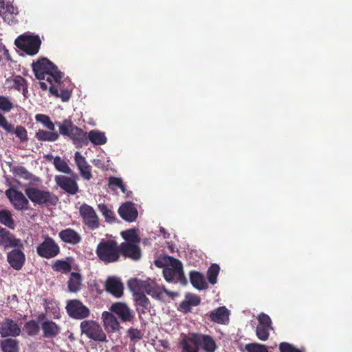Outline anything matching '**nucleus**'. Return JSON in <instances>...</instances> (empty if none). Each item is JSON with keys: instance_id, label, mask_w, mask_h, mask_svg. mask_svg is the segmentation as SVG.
Segmentation results:
<instances>
[{"instance_id": "35", "label": "nucleus", "mask_w": 352, "mask_h": 352, "mask_svg": "<svg viewBox=\"0 0 352 352\" xmlns=\"http://www.w3.org/2000/svg\"><path fill=\"white\" fill-rule=\"evenodd\" d=\"M10 171L15 177H19L26 180L32 179V174L30 173L26 168L22 166H14L10 168Z\"/></svg>"}, {"instance_id": "63", "label": "nucleus", "mask_w": 352, "mask_h": 352, "mask_svg": "<svg viewBox=\"0 0 352 352\" xmlns=\"http://www.w3.org/2000/svg\"><path fill=\"white\" fill-rule=\"evenodd\" d=\"M161 344L162 346H164L166 349L168 348V346H169L168 342L166 340H162Z\"/></svg>"}, {"instance_id": "33", "label": "nucleus", "mask_w": 352, "mask_h": 352, "mask_svg": "<svg viewBox=\"0 0 352 352\" xmlns=\"http://www.w3.org/2000/svg\"><path fill=\"white\" fill-rule=\"evenodd\" d=\"M122 237L124 239V242L139 244L140 238L139 237L136 230L129 229L121 232Z\"/></svg>"}, {"instance_id": "11", "label": "nucleus", "mask_w": 352, "mask_h": 352, "mask_svg": "<svg viewBox=\"0 0 352 352\" xmlns=\"http://www.w3.org/2000/svg\"><path fill=\"white\" fill-rule=\"evenodd\" d=\"M7 198L16 210H26L29 208V201L25 195L14 188H10L5 192Z\"/></svg>"}, {"instance_id": "48", "label": "nucleus", "mask_w": 352, "mask_h": 352, "mask_svg": "<svg viewBox=\"0 0 352 352\" xmlns=\"http://www.w3.org/2000/svg\"><path fill=\"white\" fill-rule=\"evenodd\" d=\"M128 336L131 340L135 341L142 339V333L138 329L130 328L128 330Z\"/></svg>"}, {"instance_id": "55", "label": "nucleus", "mask_w": 352, "mask_h": 352, "mask_svg": "<svg viewBox=\"0 0 352 352\" xmlns=\"http://www.w3.org/2000/svg\"><path fill=\"white\" fill-rule=\"evenodd\" d=\"M6 11L11 14H18L17 8L14 7V6H12L11 4L6 5Z\"/></svg>"}, {"instance_id": "49", "label": "nucleus", "mask_w": 352, "mask_h": 352, "mask_svg": "<svg viewBox=\"0 0 352 352\" xmlns=\"http://www.w3.org/2000/svg\"><path fill=\"white\" fill-rule=\"evenodd\" d=\"M258 325L271 327L272 320L268 315L263 313L258 316Z\"/></svg>"}, {"instance_id": "37", "label": "nucleus", "mask_w": 352, "mask_h": 352, "mask_svg": "<svg viewBox=\"0 0 352 352\" xmlns=\"http://www.w3.org/2000/svg\"><path fill=\"white\" fill-rule=\"evenodd\" d=\"M134 297L137 306L144 307L145 309H150V300L144 293L135 292Z\"/></svg>"}, {"instance_id": "64", "label": "nucleus", "mask_w": 352, "mask_h": 352, "mask_svg": "<svg viewBox=\"0 0 352 352\" xmlns=\"http://www.w3.org/2000/svg\"><path fill=\"white\" fill-rule=\"evenodd\" d=\"M155 265H156L157 267H162V262H161L160 261H159V260H156V261H155Z\"/></svg>"}, {"instance_id": "34", "label": "nucleus", "mask_w": 352, "mask_h": 352, "mask_svg": "<svg viewBox=\"0 0 352 352\" xmlns=\"http://www.w3.org/2000/svg\"><path fill=\"white\" fill-rule=\"evenodd\" d=\"M52 270L55 272H58L67 274L72 270L71 262L64 260H56L52 265Z\"/></svg>"}, {"instance_id": "29", "label": "nucleus", "mask_w": 352, "mask_h": 352, "mask_svg": "<svg viewBox=\"0 0 352 352\" xmlns=\"http://www.w3.org/2000/svg\"><path fill=\"white\" fill-rule=\"evenodd\" d=\"M87 138L88 142L90 141L94 145H103L107 141L104 133L94 129L87 133Z\"/></svg>"}, {"instance_id": "13", "label": "nucleus", "mask_w": 352, "mask_h": 352, "mask_svg": "<svg viewBox=\"0 0 352 352\" xmlns=\"http://www.w3.org/2000/svg\"><path fill=\"white\" fill-rule=\"evenodd\" d=\"M21 332L16 322L11 318H6L0 322V336L1 338L17 337Z\"/></svg>"}, {"instance_id": "18", "label": "nucleus", "mask_w": 352, "mask_h": 352, "mask_svg": "<svg viewBox=\"0 0 352 352\" xmlns=\"http://www.w3.org/2000/svg\"><path fill=\"white\" fill-rule=\"evenodd\" d=\"M7 260L13 269L20 270L24 265L25 256L21 249H14L8 253Z\"/></svg>"}, {"instance_id": "30", "label": "nucleus", "mask_w": 352, "mask_h": 352, "mask_svg": "<svg viewBox=\"0 0 352 352\" xmlns=\"http://www.w3.org/2000/svg\"><path fill=\"white\" fill-rule=\"evenodd\" d=\"M82 276L78 272H72L67 282L68 289L71 292H77L81 289Z\"/></svg>"}, {"instance_id": "3", "label": "nucleus", "mask_w": 352, "mask_h": 352, "mask_svg": "<svg viewBox=\"0 0 352 352\" xmlns=\"http://www.w3.org/2000/svg\"><path fill=\"white\" fill-rule=\"evenodd\" d=\"M96 254L104 264L120 261L119 243L115 239H102L98 244Z\"/></svg>"}, {"instance_id": "14", "label": "nucleus", "mask_w": 352, "mask_h": 352, "mask_svg": "<svg viewBox=\"0 0 352 352\" xmlns=\"http://www.w3.org/2000/svg\"><path fill=\"white\" fill-rule=\"evenodd\" d=\"M8 248H23V244L20 239L10 232L8 230L0 227V247Z\"/></svg>"}, {"instance_id": "12", "label": "nucleus", "mask_w": 352, "mask_h": 352, "mask_svg": "<svg viewBox=\"0 0 352 352\" xmlns=\"http://www.w3.org/2000/svg\"><path fill=\"white\" fill-rule=\"evenodd\" d=\"M120 258H129L134 261H139L142 257V250L139 244L122 242L119 244Z\"/></svg>"}, {"instance_id": "9", "label": "nucleus", "mask_w": 352, "mask_h": 352, "mask_svg": "<svg viewBox=\"0 0 352 352\" xmlns=\"http://www.w3.org/2000/svg\"><path fill=\"white\" fill-rule=\"evenodd\" d=\"M65 309L68 316L76 320H84L91 314L89 309L78 299L67 300Z\"/></svg>"}, {"instance_id": "17", "label": "nucleus", "mask_w": 352, "mask_h": 352, "mask_svg": "<svg viewBox=\"0 0 352 352\" xmlns=\"http://www.w3.org/2000/svg\"><path fill=\"white\" fill-rule=\"evenodd\" d=\"M120 217L127 222H133L136 220L138 212L135 204L127 201L122 204L118 211Z\"/></svg>"}, {"instance_id": "26", "label": "nucleus", "mask_w": 352, "mask_h": 352, "mask_svg": "<svg viewBox=\"0 0 352 352\" xmlns=\"http://www.w3.org/2000/svg\"><path fill=\"white\" fill-rule=\"evenodd\" d=\"M190 280L192 286L199 290H203L208 288V285L205 280L204 275L199 272H190Z\"/></svg>"}, {"instance_id": "10", "label": "nucleus", "mask_w": 352, "mask_h": 352, "mask_svg": "<svg viewBox=\"0 0 352 352\" xmlns=\"http://www.w3.org/2000/svg\"><path fill=\"white\" fill-rule=\"evenodd\" d=\"M79 214L82 223L89 229L94 230L100 227V219L92 206L87 204H82L79 208Z\"/></svg>"}, {"instance_id": "22", "label": "nucleus", "mask_w": 352, "mask_h": 352, "mask_svg": "<svg viewBox=\"0 0 352 352\" xmlns=\"http://www.w3.org/2000/svg\"><path fill=\"white\" fill-rule=\"evenodd\" d=\"M230 312L226 307H219L209 314L211 321L221 324H226L229 322Z\"/></svg>"}, {"instance_id": "32", "label": "nucleus", "mask_w": 352, "mask_h": 352, "mask_svg": "<svg viewBox=\"0 0 352 352\" xmlns=\"http://www.w3.org/2000/svg\"><path fill=\"white\" fill-rule=\"evenodd\" d=\"M98 209L103 215L105 221L109 223H113L116 221V217L113 211L110 209L106 204H100L98 205Z\"/></svg>"}, {"instance_id": "27", "label": "nucleus", "mask_w": 352, "mask_h": 352, "mask_svg": "<svg viewBox=\"0 0 352 352\" xmlns=\"http://www.w3.org/2000/svg\"><path fill=\"white\" fill-rule=\"evenodd\" d=\"M2 352H19V342L13 338H6L0 341Z\"/></svg>"}, {"instance_id": "53", "label": "nucleus", "mask_w": 352, "mask_h": 352, "mask_svg": "<svg viewBox=\"0 0 352 352\" xmlns=\"http://www.w3.org/2000/svg\"><path fill=\"white\" fill-rule=\"evenodd\" d=\"M180 308L186 313L190 311L191 309V305L189 304V302L187 301V300H185L182 301L180 305Z\"/></svg>"}, {"instance_id": "7", "label": "nucleus", "mask_w": 352, "mask_h": 352, "mask_svg": "<svg viewBox=\"0 0 352 352\" xmlns=\"http://www.w3.org/2000/svg\"><path fill=\"white\" fill-rule=\"evenodd\" d=\"M82 334L97 342H107V336L100 325L93 320H84L80 324Z\"/></svg>"}, {"instance_id": "28", "label": "nucleus", "mask_w": 352, "mask_h": 352, "mask_svg": "<svg viewBox=\"0 0 352 352\" xmlns=\"http://www.w3.org/2000/svg\"><path fill=\"white\" fill-rule=\"evenodd\" d=\"M35 138L41 142H55L59 138V134L54 131L39 129L36 131Z\"/></svg>"}, {"instance_id": "41", "label": "nucleus", "mask_w": 352, "mask_h": 352, "mask_svg": "<svg viewBox=\"0 0 352 352\" xmlns=\"http://www.w3.org/2000/svg\"><path fill=\"white\" fill-rule=\"evenodd\" d=\"M35 120L37 122L43 124L50 131L55 130L54 123L51 120L50 118L45 114L38 113L35 116Z\"/></svg>"}, {"instance_id": "4", "label": "nucleus", "mask_w": 352, "mask_h": 352, "mask_svg": "<svg viewBox=\"0 0 352 352\" xmlns=\"http://www.w3.org/2000/svg\"><path fill=\"white\" fill-rule=\"evenodd\" d=\"M25 192L32 203L40 206H54L58 201V197L53 192L36 187L27 188Z\"/></svg>"}, {"instance_id": "31", "label": "nucleus", "mask_w": 352, "mask_h": 352, "mask_svg": "<svg viewBox=\"0 0 352 352\" xmlns=\"http://www.w3.org/2000/svg\"><path fill=\"white\" fill-rule=\"evenodd\" d=\"M0 223L11 230L15 228V222L10 210H0Z\"/></svg>"}, {"instance_id": "60", "label": "nucleus", "mask_w": 352, "mask_h": 352, "mask_svg": "<svg viewBox=\"0 0 352 352\" xmlns=\"http://www.w3.org/2000/svg\"><path fill=\"white\" fill-rule=\"evenodd\" d=\"M139 283V281L137 280V279H135L133 280H131L129 283V286L132 288L133 286H137Z\"/></svg>"}, {"instance_id": "44", "label": "nucleus", "mask_w": 352, "mask_h": 352, "mask_svg": "<svg viewBox=\"0 0 352 352\" xmlns=\"http://www.w3.org/2000/svg\"><path fill=\"white\" fill-rule=\"evenodd\" d=\"M271 327L258 325L256 329V336L262 341H265L269 338V331Z\"/></svg>"}, {"instance_id": "43", "label": "nucleus", "mask_w": 352, "mask_h": 352, "mask_svg": "<svg viewBox=\"0 0 352 352\" xmlns=\"http://www.w3.org/2000/svg\"><path fill=\"white\" fill-rule=\"evenodd\" d=\"M245 349L247 352H269L267 346L256 342L245 344Z\"/></svg>"}, {"instance_id": "57", "label": "nucleus", "mask_w": 352, "mask_h": 352, "mask_svg": "<svg viewBox=\"0 0 352 352\" xmlns=\"http://www.w3.org/2000/svg\"><path fill=\"white\" fill-rule=\"evenodd\" d=\"M120 188L121 191L126 195V197H129L132 192L131 191H127L125 185L122 182V186L119 188Z\"/></svg>"}, {"instance_id": "46", "label": "nucleus", "mask_w": 352, "mask_h": 352, "mask_svg": "<svg viewBox=\"0 0 352 352\" xmlns=\"http://www.w3.org/2000/svg\"><path fill=\"white\" fill-rule=\"evenodd\" d=\"M17 138H19L22 142H27L28 140V131L23 126L18 125L15 128L14 133Z\"/></svg>"}, {"instance_id": "61", "label": "nucleus", "mask_w": 352, "mask_h": 352, "mask_svg": "<svg viewBox=\"0 0 352 352\" xmlns=\"http://www.w3.org/2000/svg\"><path fill=\"white\" fill-rule=\"evenodd\" d=\"M40 87L42 90L45 91L48 89L47 84L44 82H40Z\"/></svg>"}, {"instance_id": "25", "label": "nucleus", "mask_w": 352, "mask_h": 352, "mask_svg": "<svg viewBox=\"0 0 352 352\" xmlns=\"http://www.w3.org/2000/svg\"><path fill=\"white\" fill-rule=\"evenodd\" d=\"M43 338H54L60 333V327L52 320H45L41 324Z\"/></svg>"}, {"instance_id": "52", "label": "nucleus", "mask_w": 352, "mask_h": 352, "mask_svg": "<svg viewBox=\"0 0 352 352\" xmlns=\"http://www.w3.org/2000/svg\"><path fill=\"white\" fill-rule=\"evenodd\" d=\"M58 97L61 98L62 101L67 102L71 97V91L68 89H62Z\"/></svg>"}, {"instance_id": "42", "label": "nucleus", "mask_w": 352, "mask_h": 352, "mask_svg": "<svg viewBox=\"0 0 352 352\" xmlns=\"http://www.w3.org/2000/svg\"><path fill=\"white\" fill-rule=\"evenodd\" d=\"M54 165L57 170L64 173L69 174L72 172L67 162L60 157H56L54 160Z\"/></svg>"}, {"instance_id": "15", "label": "nucleus", "mask_w": 352, "mask_h": 352, "mask_svg": "<svg viewBox=\"0 0 352 352\" xmlns=\"http://www.w3.org/2000/svg\"><path fill=\"white\" fill-rule=\"evenodd\" d=\"M55 182L61 189L70 195H76L79 190L77 182L72 177L58 175L55 177Z\"/></svg>"}, {"instance_id": "59", "label": "nucleus", "mask_w": 352, "mask_h": 352, "mask_svg": "<svg viewBox=\"0 0 352 352\" xmlns=\"http://www.w3.org/2000/svg\"><path fill=\"white\" fill-rule=\"evenodd\" d=\"M136 310H137V311H138V313L139 314L140 316L142 315V314H144L146 312L150 311V309H145L144 307H139V306H138Z\"/></svg>"}, {"instance_id": "51", "label": "nucleus", "mask_w": 352, "mask_h": 352, "mask_svg": "<svg viewBox=\"0 0 352 352\" xmlns=\"http://www.w3.org/2000/svg\"><path fill=\"white\" fill-rule=\"evenodd\" d=\"M186 300L191 306H197L200 304L201 300L198 296L190 294L186 296Z\"/></svg>"}, {"instance_id": "40", "label": "nucleus", "mask_w": 352, "mask_h": 352, "mask_svg": "<svg viewBox=\"0 0 352 352\" xmlns=\"http://www.w3.org/2000/svg\"><path fill=\"white\" fill-rule=\"evenodd\" d=\"M13 87L19 91H22L24 96L28 92V85L25 78L20 76H16L13 79Z\"/></svg>"}, {"instance_id": "38", "label": "nucleus", "mask_w": 352, "mask_h": 352, "mask_svg": "<svg viewBox=\"0 0 352 352\" xmlns=\"http://www.w3.org/2000/svg\"><path fill=\"white\" fill-rule=\"evenodd\" d=\"M24 329L29 336H35L39 333L38 322L34 320L28 321L24 324Z\"/></svg>"}, {"instance_id": "1", "label": "nucleus", "mask_w": 352, "mask_h": 352, "mask_svg": "<svg viewBox=\"0 0 352 352\" xmlns=\"http://www.w3.org/2000/svg\"><path fill=\"white\" fill-rule=\"evenodd\" d=\"M182 352H214L217 348L213 338L209 335L192 333L185 336L181 342Z\"/></svg>"}, {"instance_id": "23", "label": "nucleus", "mask_w": 352, "mask_h": 352, "mask_svg": "<svg viewBox=\"0 0 352 352\" xmlns=\"http://www.w3.org/2000/svg\"><path fill=\"white\" fill-rule=\"evenodd\" d=\"M69 138L72 140L76 147H82L88 144L87 133L76 125L73 127Z\"/></svg>"}, {"instance_id": "56", "label": "nucleus", "mask_w": 352, "mask_h": 352, "mask_svg": "<svg viewBox=\"0 0 352 352\" xmlns=\"http://www.w3.org/2000/svg\"><path fill=\"white\" fill-rule=\"evenodd\" d=\"M49 91L52 95H53L56 97L59 96V92H58V88L56 87H55L54 85H53L52 83L51 84V86L49 87Z\"/></svg>"}, {"instance_id": "47", "label": "nucleus", "mask_w": 352, "mask_h": 352, "mask_svg": "<svg viewBox=\"0 0 352 352\" xmlns=\"http://www.w3.org/2000/svg\"><path fill=\"white\" fill-rule=\"evenodd\" d=\"M278 348L280 352H301L298 349L288 342H281Z\"/></svg>"}, {"instance_id": "45", "label": "nucleus", "mask_w": 352, "mask_h": 352, "mask_svg": "<svg viewBox=\"0 0 352 352\" xmlns=\"http://www.w3.org/2000/svg\"><path fill=\"white\" fill-rule=\"evenodd\" d=\"M13 104L8 97L0 96V110L10 112L13 109Z\"/></svg>"}, {"instance_id": "58", "label": "nucleus", "mask_w": 352, "mask_h": 352, "mask_svg": "<svg viewBox=\"0 0 352 352\" xmlns=\"http://www.w3.org/2000/svg\"><path fill=\"white\" fill-rule=\"evenodd\" d=\"M7 122H8V120H7L6 118L3 115L0 113V126L3 128V126H5L4 124H6Z\"/></svg>"}, {"instance_id": "16", "label": "nucleus", "mask_w": 352, "mask_h": 352, "mask_svg": "<svg viewBox=\"0 0 352 352\" xmlns=\"http://www.w3.org/2000/svg\"><path fill=\"white\" fill-rule=\"evenodd\" d=\"M109 310L112 313L116 314L122 322H131L133 318V311L124 302H117L113 303Z\"/></svg>"}, {"instance_id": "50", "label": "nucleus", "mask_w": 352, "mask_h": 352, "mask_svg": "<svg viewBox=\"0 0 352 352\" xmlns=\"http://www.w3.org/2000/svg\"><path fill=\"white\" fill-rule=\"evenodd\" d=\"M123 181L121 178L110 177L109 179V186L112 190H116V187L120 188Z\"/></svg>"}, {"instance_id": "39", "label": "nucleus", "mask_w": 352, "mask_h": 352, "mask_svg": "<svg viewBox=\"0 0 352 352\" xmlns=\"http://www.w3.org/2000/svg\"><path fill=\"white\" fill-rule=\"evenodd\" d=\"M220 271L219 265L216 263L212 264L207 271V278L208 282L214 285L217 283V276Z\"/></svg>"}, {"instance_id": "6", "label": "nucleus", "mask_w": 352, "mask_h": 352, "mask_svg": "<svg viewBox=\"0 0 352 352\" xmlns=\"http://www.w3.org/2000/svg\"><path fill=\"white\" fill-rule=\"evenodd\" d=\"M15 45L28 55L36 54L41 45V40L38 35H20L14 41Z\"/></svg>"}, {"instance_id": "19", "label": "nucleus", "mask_w": 352, "mask_h": 352, "mask_svg": "<svg viewBox=\"0 0 352 352\" xmlns=\"http://www.w3.org/2000/svg\"><path fill=\"white\" fill-rule=\"evenodd\" d=\"M102 319L108 333H115L120 329V322L112 312L104 311L102 314Z\"/></svg>"}, {"instance_id": "8", "label": "nucleus", "mask_w": 352, "mask_h": 352, "mask_svg": "<svg viewBox=\"0 0 352 352\" xmlns=\"http://www.w3.org/2000/svg\"><path fill=\"white\" fill-rule=\"evenodd\" d=\"M44 240L36 247L37 254L44 258L50 259L60 253L58 243L49 235L43 236Z\"/></svg>"}, {"instance_id": "24", "label": "nucleus", "mask_w": 352, "mask_h": 352, "mask_svg": "<svg viewBox=\"0 0 352 352\" xmlns=\"http://www.w3.org/2000/svg\"><path fill=\"white\" fill-rule=\"evenodd\" d=\"M75 162L78 168L80 175L87 180L92 177L91 166L88 164L85 158L79 152L75 153Z\"/></svg>"}, {"instance_id": "62", "label": "nucleus", "mask_w": 352, "mask_h": 352, "mask_svg": "<svg viewBox=\"0 0 352 352\" xmlns=\"http://www.w3.org/2000/svg\"><path fill=\"white\" fill-rule=\"evenodd\" d=\"M164 292L169 296H177V294L176 293H173V292H169L168 291L167 289H164Z\"/></svg>"}, {"instance_id": "2", "label": "nucleus", "mask_w": 352, "mask_h": 352, "mask_svg": "<svg viewBox=\"0 0 352 352\" xmlns=\"http://www.w3.org/2000/svg\"><path fill=\"white\" fill-rule=\"evenodd\" d=\"M32 69L37 79L46 80L50 84L55 82L59 85L63 77V73L46 58L38 59L32 63Z\"/></svg>"}, {"instance_id": "20", "label": "nucleus", "mask_w": 352, "mask_h": 352, "mask_svg": "<svg viewBox=\"0 0 352 352\" xmlns=\"http://www.w3.org/2000/svg\"><path fill=\"white\" fill-rule=\"evenodd\" d=\"M60 240L67 244L75 245L82 241L80 234L72 228H66L58 233Z\"/></svg>"}, {"instance_id": "54", "label": "nucleus", "mask_w": 352, "mask_h": 352, "mask_svg": "<svg viewBox=\"0 0 352 352\" xmlns=\"http://www.w3.org/2000/svg\"><path fill=\"white\" fill-rule=\"evenodd\" d=\"M5 126H3V129L5 131H6L8 133H14V131L15 129L14 125L12 124V123H10L8 121V122L4 124Z\"/></svg>"}, {"instance_id": "21", "label": "nucleus", "mask_w": 352, "mask_h": 352, "mask_svg": "<svg viewBox=\"0 0 352 352\" xmlns=\"http://www.w3.org/2000/svg\"><path fill=\"white\" fill-rule=\"evenodd\" d=\"M123 284L115 277H109L105 282V289L107 292L116 298H120L123 294Z\"/></svg>"}, {"instance_id": "36", "label": "nucleus", "mask_w": 352, "mask_h": 352, "mask_svg": "<svg viewBox=\"0 0 352 352\" xmlns=\"http://www.w3.org/2000/svg\"><path fill=\"white\" fill-rule=\"evenodd\" d=\"M75 124L70 119H65L62 122L58 123L60 134L69 137Z\"/></svg>"}, {"instance_id": "5", "label": "nucleus", "mask_w": 352, "mask_h": 352, "mask_svg": "<svg viewBox=\"0 0 352 352\" xmlns=\"http://www.w3.org/2000/svg\"><path fill=\"white\" fill-rule=\"evenodd\" d=\"M168 266L163 270V275L167 282H179L182 285L187 283L182 262L174 257L168 256Z\"/></svg>"}]
</instances>
